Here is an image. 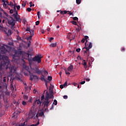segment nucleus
<instances>
[{
	"mask_svg": "<svg viewBox=\"0 0 126 126\" xmlns=\"http://www.w3.org/2000/svg\"><path fill=\"white\" fill-rule=\"evenodd\" d=\"M0 71L4 69V68L9 69V70H10V72H9V77H12L13 75V74L16 73V68L14 66L11 65L10 63L8 57L0 55ZM0 75H1L0 72Z\"/></svg>",
	"mask_w": 126,
	"mask_h": 126,
	"instance_id": "nucleus-1",
	"label": "nucleus"
},
{
	"mask_svg": "<svg viewBox=\"0 0 126 126\" xmlns=\"http://www.w3.org/2000/svg\"><path fill=\"white\" fill-rule=\"evenodd\" d=\"M50 93H48V91L46 92V95L44 101L42 102V105L44 106V107H45V109H48V107L49 105L51 100L49 99H53L54 97V92L51 88L49 89Z\"/></svg>",
	"mask_w": 126,
	"mask_h": 126,
	"instance_id": "nucleus-2",
	"label": "nucleus"
},
{
	"mask_svg": "<svg viewBox=\"0 0 126 126\" xmlns=\"http://www.w3.org/2000/svg\"><path fill=\"white\" fill-rule=\"evenodd\" d=\"M92 47H93L92 43L91 42H90L88 47H85L82 49V51L84 52L85 56H86L88 59L90 56L89 50L91 49Z\"/></svg>",
	"mask_w": 126,
	"mask_h": 126,
	"instance_id": "nucleus-3",
	"label": "nucleus"
},
{
	"mask_svg": "<svg viewBox=\"0 0 126 126\" xmlns=\"http://www.w3.org/2000/svg\"><path fill=\"white\" fill-rule=\"evenodd\" d=\"M22 51H15L12 56V61L17 62L20 59V56L22 54Z\"/></svg>",
	"mask_w": 126,
	"mask_h": 126,
	"instance_id": "nucleus-4",
	"label": "nucleus"
},
{
	"mask_svg": "<svg viewBox=\"0 0 126 126\" xmlns=\"http://www.w3.org/2000/svg\"><path fill=\"white\" fill-rule=\"evenodd\" d=\"M2 31L4 32V33L6 35L7 37H9L13 33L11 30L7 29L6 28H2Z\"/></svg>",
	"mask_w": 126,
	"mask_h": 126,
	"instance_id": "nucleus-5",
	"label": "nucleus"
},
{
	"mask_svg": "<svg viewBox=\"0 0 126 126\" xmlns=\"http://www.w3.org/2000/svg\"><path fill=\"white\" fill-rule=\"evenodd\" d=\"M41 55H37L35 56L34 58H33V62H36L37 63H41V59H42Z\"/></svg>",
	"mask_w": 126,
	"mask_h": 126,
	"instance_id": "nucleus-6",
	"label": "nucleus"
},
{
	"mask_svg": "<svg viewBox=\"0 0 126 126\" xmlns=\"http://www.w3.org/2000/svg\"><path fill=\"white\" fill-rule=\"evenodd\" d=\"M46 76L44 75L43 74H41V76H40V80L41 81H44L45 82V86L47 88V89H48V81L45 78Z\"/></svg>",
	"mask_w": 126,
	"mask_h": 126,
	"instance_id": "nucleus-7",
	"label": "nucleus"
},
{
	"mask_svg": "<svg viewBox=\"0 0 126 126\" xmlns=\"http://www.w3.org/2000/svg\"><path fill=\"white\" fill-rule=\"evenodd\" d=\"M32 70L33 71L34 73H36L38 75L42 74V71H41L40 70H39V69L38 67H35Z\"/></svg>",
	"mask_w": 126,
	"mask_h": 126,
	"instance_id": "nucleus-8",
	"label": "nucleus"
},
{
	"mask_svg": "<svg viewBox=\"0 0 126 126\" xmlns=\"http://www.w3.org/2000/svg\"><path fill=\"white\" fill-rule=\"evenodd\" d=\"M0 53L2 54H5L7 52V49L4 46H2L0 48Z\"/></svg>",
	"mask_w": 126,
	"mask_h": 126,
	"instance_id": "nucleus-9",
	"label": "nucleus"
},
{
	"mask_svg": "<svg viewBox=\"0 0 126 126\" xmlns=\"http://www.w3.org/2000/svg\"><path fill=\"white\" fill-rule=\"evenodd\" d=\"M41 103H42V102L40 100V99L36 100L34 101L33 105L34 107H36L37 106V105H40L41 104Z\"/></svg>",
	"mask_w": 126,
	"mask_h": 126,
	"instance_id": "nucleus-10",
	"label": "nucleus"
},
{
	"mask_svg": "<svg viewBox=\"0 0 126 126\" xmlns=\"http://www.w3.org/2000/svg\"><path fill=\"white\" fill-rule=\"evenodd\" d=\"M28 72L29 73L30 76V80H31V81H32L33 79V78H34V77H36V75H33V74H32V73H31V71L28 70Z\"/></svg>",
	"mask_w": 126,
	"mask_h": 126,
	"instance_id": "nucleus-11",
	"label": "nucleus"
},
{
	"mask_svg": "<svg viewBox=\"0 0 126 126\" xmlns=\"http://www.w3.org/2000/svg\"><path fill=\"white\" fill-rule=\"evenodd\" d=\"M1 98H4V94H3V92L2 91V87L1 85H0V99Z\"/></svg>",
	"mask_w": 126,
	"mask_h": 126,
	"instance_id": "nucleus-12",
	"label": "nucleus"
},
{
	"mask_svg": "<svg viewBox=\"0 0 126 126\" xmlns=\"http://www.w3.org/2000/svg\"><path fill=\"white\" fill-rule=\"evenodd\" d=\"M8 24L11 26H14L15 25V21L14 19H13L12 21H9V22H8Z\"/></svg>",
	"mask_w": 126,
	"mask_h": 126,
	"instance_id": "nucleus-13",
	"label": "nucleus"
},
{
	"mask_svg": "<svg viewBox=\"0 0 126 126\" xmlns=\"http://www.w3.org/2000/svg\"><path fill=\"white\" fill-rule=\"evenodd\" d=\"M29 57V53H24L22 55V58L24 59L28 60Z\"/></svg>",
	"mask_w": 126,
	"mask_h": 126,
	"instance_id": "nucleus-14",
	"label": "nucleus"
},
{
	"mask_svg": "<svg viewBox=\"0 0 126 126\" xmlns=\"http://www.w3.org/2000/svg\"><path fill=\"white\" fill-rule=\"evenodd\" d=\"M89 38V36H87V35H85L84 36V38H83L82 40H81V42L82 43H84V42H85V40L86 41V42H88V39Z\"/></svg>",
	"mask_w": 126,
	"mask_h": 126,
	"instance_id": "nucleus-15",
	"label": "nucleus"
},
{
	"mask_svg": "<svg viewBox=\"0 0 126 126\" xmlns=\"http://www.w3.org/2000/svg\"><path fill=\"white\" fill-rule=\"evenodd\" d=\"M39 116V117H43V116L44 117V112L43 111H41L40 112H39L38 113V114L36 115L35 117L36 118H38Z\"/></svg>",
	"mask_w": 126,
	"mask_h": 126,
	"instance_id": "nucleus-16",
	"label": "nucleus"
},
{
	"mask_svg": "<svg viewBox=\"0 0 126 126\" xmlns=\"http://www.w3.org/2000/svg\"><path fill=\"white\" fill-rule=\"evenodd\" d=\"M13 16L14 17V19H16L17 22L21 21V18L18 17V16L15 15V14H13Z\"/></svg>",
	"mask_w": 126,
	"mask_h": 126,
	"instance_id": "nucleus-17",
	"label": "nucleus"
},
{
	"mask_svg": "<svg viewBox=\"0 0 126 126\" xmlns=\"http://www.w3.org/2000/svg\"><path fill=\"white\" fill-rule=\"evenodd\" d=\"M29 62L30 63H32V62H33V58H32V55L29 54V57L28 58V59Z\"/></svg>",
	"mask_w": 126,
	"mask_h": 126,
	"instance_id": "nucleus-18",
	"label": "nucleus"
},
{
	"mask_svg": "<svg viewBox=\"0 0 126 126\" xmlns=\"http://www.w3.org/2000/svg\"><path fill=\"white\" fill-rule=\"evenodd\" d=\"M2 2H3V6L4 7H6V6H7V4H6V3H8V1L7 0H2Z\"/></svg>",
	"mask_w": 126,
	"mask_h": 126,
	"instance_id": "nucleus-19",
	"label": "nucleus"
},
{
	"mask_svg": "<svg viewBox=\"0 0 126 126\" xmlns=\"http://www.w3.org/2000/svg\"><path fill=\"white\" fill-rule=\"evenodd\" d=\"M73 65H70V66H69L68 67V69H67L68 71L71 72L73 70Z\"/></svg>",
	"mask_w": 126,
	"mask_h": 126,
	"instance_id": "nucleus-20",
	"label": "nucleus"
},
{
	"mask_svg": "<svg viewBox=\"0 0 126 126\" xmlns=\"http://www.w3.org/2000/svg\"><path fill=\"white\" fill-rule=\"evenodd\" d=\"M26 31L27 32H29L31 33H34V30H30V29L29 28H27L26 29Z\"/></svg>",
	"mask_w": 126,
	"mask_h": 126,
	"instance_id": "nucleus-21",
	"label": "nucleus"
},
{
	"mask_svg": "<svg viewBox=\"0 0 126 126\" xmlns=\"http://www.w3.org/2000/svg\"><path fill=\"white\" fill-rule=\"evenodd\" d=\"M57 46V43H51L50 45V47H51V48H55Z\"/></svg>",
	"mask_w": 126,
	"mask_h": 126,
	"instance_id": "nucleus-22",
	"label": "nucleus"
},
{
	"mask_svg": "<svg viewBox=\"0 0 126 126\" xmlns=\"http://www.w3.org/2000/svg\"><path fill=\"white\" fill-rule=\"evenodd\" d=\"M42 73H43L44 75L45 76H47L48 75V72L46 71V70H44L43 71H42Z\"/></svg>",
	"mask_w": 126,
	"mask_h": 126,
	"instance_id": "nucleus-23",
	"label": "nucleus"
},
{
	"mask_svg": "<svg viewBox=\"0 0 126 126\" xmlns=\"http://www.w3.org/2000/svg\"><path fill=\"white\" fill-rule=\"evenodd\" d=\"M33 35H34V33H31V35L28 37L27 40H31V39Z\"/></svg>",
	"mask_w": 126,
	"mask_h": 126,
	"instance_id": "nucleus-24",
	"label": "nucleus"
},
{
	"mask_svg": "<svg viewBox=\"0 0 126 126\" xmlns=\"http://www.w3.org/2000/svg\"><path fill=\"white\" fill-rule=\"evenodd\" d=\"M47 80H48V81H52V76H48V78H47Z\"/></svg>",
	"mask_w": 126,
	"mask_h": 126,
	"instance_id": "nucleus-25",
	"label": "nucleus"
},
{
	"mask_svg": "<svg viewBox=\"0 0 126 126\" xmlns=\"http://www.w3.org/2000/svg\"><path fill=\"white\" fill-rule=\"evenodd\" d=\"M70 23L73 25H77V22H75V21H71Z\"/></svg>",
	"mask_w": 126,
	"mask_h": 126,
	"instance_id": "nucleus-26",
	"label": "nucleus"
},
{
	"mask_svg": "<svg viewBox=\"0 0 126 126\" xmlns=\"http://www.w3.org/2000/svg\"><path fill=\"white\" fill-rule=\"evenodd\" d=\"M73 20V21H78L79 19L77 17H72Z\"/></svg>",
	"mask_w": 126,
	"mask_h": 126,
	"instance_id": "nucleus-27",
	"label": "nucleus"
},
{
	"mask_svg": "<svg viewBox=\"0 0 126 126\" xmlns=\"http://www.w3.org/2000/svg\"><path fill=\"white\" fill-rule=\"evenodd\" d=\"M82 0H76V2L77 4H79L81 3Z\"/></svg>",
	"mask_w": 126,
	"mask_h": 126,
	"instance_id": "nucleus-28",
	"label": "nucleus"
},
{
	"mask_svg": "<svg viewBox=\"0 0 126 126\" xmlns=\"http://www.w3.org/2000/svg\"><path fill=\"white\" fill-rule=\"evenodd\" d=\"M0 11H2V12H3V13L5 14V15H7V13H6L4 11V10L2 9V8H0Z\"/></svg>",
	"mask_w": 126,
	"mask_h": 126,
	"instance_id": "nucleus-29",
	"label": "nucleus"
},
{
	"mask_svg": "<svg viewBox=\"0 0 126 126\" xmlns=\"http://www.w3.org/2000/svg\"><path fill=\"white\" fill-rule=\"evenodd\" d=\"M39 124V121H37V124H36L35 125L33 124V125H32L31 126H37Z\"/></svg>",
	"mask_w": 126,
	"mask_h": 126,
	"instance_id": "nucleus-30",
	"label": "nucleus"
},
{
	"mask_svg": "<svg viewBox=\"0 0 126 126\" xmlns=\"http://www.w3.org/2000/svg\"><path fill=\"white\" fill-rule=\"evenodd\" d=\"M7 87H8V86H7V84H6V83H4V84H3V88H4V89H5L6 90H7Z\"/></svg>",
	"mask_w": 126,
	"mask_h": 126,
	"instance_id": "nucleus-31",
	"label": "nucleus"
},
{
	"mask_svg": "<svg viewBox=\"0 0 126 126\" xmlns=\"http://www.w3.org/2000/svg\"><path fill=\"white\" fill-rule=\"evenodd\" d=\"M30 7H32V6H34V4H32V2L31 1L30 2Z\"/></svg>",
	"mask_w": 126,
	"mask_h": 126,
	"instance_id": "nucleus-32",
	"label": "nucleus"
},
{
	"mask_svg": "<svg viewBox=\"0 0 126 126\" xmlns=\"http://www.w3.org/2000/svg\"><path fill=\"white\" fill-rule=\"evenodd\" d=\"M16 7L18 11L20 10L21 6L20 5H16Z\"/></svg>",
	"mask_w": 126,
	"mask_h": 126,
	"instance_id": "nucleus-33",
	"label": "nucleus"
},
{
	"mask_svg": "<svg viewBox=\"0 0 126 126\" xmlns=\"http://www.w3.org/2000/svg\"><path fill=\"white\" fill-rule=\"evenodd\" d=\"M24 99H25V100H27V99H28V96L27 95H24Z\"/></svg>",
	"mask_w": 126,
	"mask_h": 126,
	"instance_id": "nucleus-34",
	"label": "nucleus"
},
{
	"mask_svg": "<svg viewBox=\"0 0 126 126\" xmlns=\"http://www.w3.org/2000/svg\"><path fill=\"white\" fill-rule=\"evenodd\" d=\"M53 104H55L56 106L57 105V101L56 99H54Z\"/></svg>",
	"mask_w": 126,
	"mask_h": 126,
	"instance_id": "nucleus-35",
	"label": "nucleus"
},
{
	"mask_svg": "<svg viewBox=\"0 0 126 126\" xmlns=\"http://www.w3.org/2000/svg\"><path fill=\"white\" fill-rule=\"evenodd\" d=\"M76 51L77 53H79L81 51V49L80 48H78L77 49H76Z\"/></svg>",
	"mask_w": 126,
	"mask_h": 126,
	"instance_id": "nucleus-36",
	"label": "nucleus"
},
{
	"mask_svg": "<svg viewBox=\"0 0 126 126\" xmlns=\"http://www.w3.org/2000/svg\"><path fill=\"white\" fill-rule=\"evenodd\" d=\"M44 99H45V98L44 95L42 94V95L41 97V100H44Z\"/></svg>",
	"mask_w": 126,
	"mask_h": 126,
	"instance_id": "nucleus-37",
	"label": "nucleus"
},
{
	"mask_svg": "<svg viewBox=\"0 0 126 126\" xmlns=\"http://www.w3.org/2000/svg\"><path fill=\"white\" fill-rule=\"evenodd\" d=\"M27 11L30 12L32 11V9L30 7L27 8Z\"/></svg>",
	"mask_w": 126,
	"mask_h": 126,
	"instance_id": "nucleus-38",
	"label": "nucleus"
},
{
	"mask_svg": "<svg viewBox=\"0 0 126 126\" xmlns=\"http://www.w3.org/2000/svg\"><path fill=\"white\" fill-rule=\"evenodd\" d=\"M26 104H27V103H26V102L25 101H22V105L23 106H25V105H26Z\"/></svg>",
	"mask_w": 126,
	"mask_h": 126,
	"instance_id": "nucleus-39",
	"label": "nucleus"
},
{
	"mask_svg": "<svg viewBox=\"0 0 126 126\" xmlns=\"http://www.w3.org/2000/svg\"><path fill=\"white\" fill-rule=\"evenodd\" d=\"M65 74H66V75H70V73L69 72L67 71L66 70V69H65Z\"/></svg>",
	"mask_w": 126,
	"mask_h": 126,
	"instance_id": "nucleus-40",
	"label": "nucleus"
},
{
	"mask_svg": "<svg viewBox=\"0 0 126 126\" xmlns=\"http://www.w3.org/2000/svg\"><path fill=\"white\" fill-rule=\"evenodd\" d=\"M8 45H10V46H13V41L9 42V43H8Z\"/></svg>",
	"mask_w": 126,
	"mask_h": 126,
	"instance_id": "nucleus-41",
	"label": "nucleus"
},
{
	"mask_svg": "<svg viewBox=\"0 0 126 126\" xmlns=\"http://www.w3.org/2000/svg\"><path fill=\"white\" fill-rule=\"evenodd\" d=\"M40 11L37 12V17L38 18V19H40Z\"/></svg>",
	"mask_w": 126,
	"mask_h": 126,
	"instance_id": "nucleus-42",
	"label": "nucleus"
},
{
	"mask_svg": "<svg viewBox=\"0 0 126 126\" xmlns=\"http://www.w3.org/2000/svg\"><path fill=\"white\" fill-rule=\"evenodd\" d=\"M15 13H14L13 14H14L16 16H18V13L17 11H16L14 12Z\"/></svg>",
	"mask_w": 126,
	"mask_h": 126,
	"instance_id": "nucleus-43",
	"label": "nucleus"
},
{
	"mask_svg": "<svg viewBox=\"0 0 126 126\" xmlns=\"http://www.w3.org/2000/svg\"><path fill=\"white\" fill-rule=\"evenodd\" d=\"M22 5L23 7H25V6H26V2L23 3Z\"/></svg>",
	"mask_w": 126,
	"mask_h": 126,
	"instance_id": "nucleus-44",
	"label": "nucleus"
},
{
	"mask_svg": "<svg viewBox=\"0 0 126 126\" xmlns=\"http://www.w3.org/2000/svg\"><path fill=\"white\" fill-rule=\"evenodd\" d=\"M9 5H10V6L12 7V6H14V4H13V2H10V4H9Z\"/></svg>",
	"mask_w": 126,
	"mask_h": 126,
	"instance_id": "nucleus-45",
	"label": "nucleus"
},
{
	"mask_svg": "<svg viewBox=\"0 0 126 126\" xmlns=\"http://www.w3.org/2000/svg\"><path fill=\"white\" fill-rule=\"evenodd\" d=\"M84 66H86L87 65V63L85 62V60L84 61V62L83 63Z\"/></svg>",
	"mask_w": 126,
	"mask_h": 126,
	"instance_id": "nucleus-46",
	"label": "nucleus"
},
{
	"mask_svg": "<svg viewBox=\"0 0 126 126\" xmlns=\"http://www.w3.org/2000/svg\"><path fill=\"white\" fill-rule=\"evenodd\" d=\"M39 23H40L39 21H37L36 22V23H35V25H36V26H38V25L39 24Z\"/></svg>",
	"mask_w": 126,
	"mask_h": 126,
	"instance_id": "nucleus-47",
	"label": "nucleus"
},
{
	"mask_svg": "<svg viewBox=\"0 0 126 126\" xmlns=\"http://www.w3.org/2000/svg\"><path fill=\"white\" fill-rule=\"evenodd\" d=\"M54 40V37H51L49 39V42H52V41Z\"/></svg>",
	"mask_w": 126,
	"mask_h": 126,
	"instance_id": "nucleus-48",
	"label": "nucleus"
},
{
	"mask_svg": "<svg viewBox=\"0 0 126 126\" xmlns=\"http://www.w3.org/2000/svg\"><path fill=\"white\" fill-rule=\"evenodd\" d=\"M14 13V10L13 9L10 10V13L13 14Z\"/></svg>",
	"mask_w": 126,
	"mask_h": 126,
	"instance_id": "nucleus-49",
	"label": "nucleus"
},
{
	"mask_svg": "<svg viewBox=\"0 0 126 126\" xmlns=\"http://www.w3.org/2000/svg\"><path fill=\"white\" fill-rule=\"evenodd\" d=\"M77 58L78 60H79V59L80 60H82V58L80 56H78Z\"/></svg>",
	"mask_w": 126,
	"mask_h": 126,
	"instance_id": "nucleus-50",
	"label": "nucleus"
},
{
	"mask_svg": "<svg viewBox=\"0 0 126 126\" xmlns=\"http://www.w3.org/2000/svg\"><path fill=\"white\" fill-rule=\"evenodd\" d=\"M67 14L71 15L72 13L69 11H67Z\"/></svg>",
	"mask_w": 126,
	"mask_h": 126,
	"instance_id": "nucleus-51",
	"label": "nucleus"
},
{
	"mask_svg": "<svg viewBox=\"0 0 126 126\" xmlns=\"http://www.w3.org/2000/svg\"><path fill=\"white\" fill-rule=\"evenodd\" d=\"M63 87H66V86H67V82H65V83L63 84Z\"/></svg>",
	"mask_w": 126,
	"mask_h": 126,
	"instance_id": "nucleus-52",
	"label": "nucleus"
},
{
	"mask_svg": "<svg viewBox=\"0 0 126 126\" xmlns=\"http://www.w3.org/2000/svg\"><path fill=\"white\" fill-rule=\"evenodd\" d=\"M84 84H85V81H83V82H80L81 85H83Z\"/></svg>",
	"mask_w": 126,
	"mask_h": 126,
	"instance_id": "nucleus-53",
	"label": "nucleus"
},
{
	"mask_svg": "<svg viewBox=\"0 0 126 126\" xmlns=\"http://www.w3.org/2000/svg\"><path fill=\"white\" fill-rule=\"evenodd\" d=\"M53 109H54V104H53L52 105V106H51V107L50 108V110H53Z\"/></svg>",
	"mask_w": 126,
	"mask_h": 126,
	"instance_id": "nucleus-54",
	"label": "nucleus"
},
{
	"mask_svg": "<svg viewBox=\"0 0 126 126\" xmlns=\"http://www.w3.org/2000/svg\"><path fill=\"white\" fill-rule=\"evenodd\" d=\"M6 77H3V82H6Z\"/></svg>",
	"mask_w": 126,
	"mask_h": 126,
	"instance_id": "nucleus-55",
	"label": "nucleus"
},
{
	"mask_svg": "<svg viewBox=\"0 0 126 126\" xmlns=\"http://www.w3.org/2000/svg\"><path fill=\"white\" fill-rule=\"evenodd\" d=\"M67 13V11L64 10L63 12V15L66 14Z\"/></svg>",
	"mask_w": 126,
	"mask_h": 126,
	"instance_id": "nucleus-56",
	"label": "nucleus"
},
{
	"mask_svg": "<svg viewBox=\"0 0 126 126\" xmlns=\"http://www.w3.org/2000/svg\"><path fill=\"white\" fill-rule=\"evenodd\" d=\"M16 6H14V8H13V10H14V11H17V10H16Z\"/></svg>",
	"mask_w": 126,
	"mask_h": 126,
	"instance_id": "nucleus-57",
	"label": "nucleus"
},
{
	"mask_svg": "<svg viewBox=\"0 0 126 126\" xmlns=\"http://www.w3.org/2000/svg\"><path fill=\"white\" fill-rule=\"evenodd\" d=\"M2 28H4V27H3L2 26L0 25V30L1 31H2Z\"/></svg>",
	"mask_w": 126,
	"mask_h": 126,
	"instance_id": "nucleus-58",
	"label": "nucleus"
},
{
	"mask_svg": "<svg viewBox=\"0 0 126 126\" xmlns=\"http://www.w3.org/2000/svg\"><path fill=\"white\" fill-rule=\"evenodd\" d=\"M10 87L11 88H13V85L12 84V83H11L10 85Z\"/></svg>",
	"mask_w": 126,
	"mask_h": 126,
	"instance_id": "nucleus-59",
	"label": "nucleus"
},
{
	"mask_svg": "<svg viewBox=\"0 0 126 126\" xmlns=\"http://www.w3.org/2000/svg\"><path fill=\"white\" fill-rule=\"evenodd\" d=\"M10 28L11 30H14L15 29L14 26H11Z\"/></svg>",
	"mask_w": 126,
	"mask_h": 126,
	"instance_id": "nucleus-60",
	"label": "nucleus"
},
{
	"mask_svg": "<svg viewBox=\"0 0 126 126\" xmlns=\"http://www.w3.org/2000/svg\"><path fill=\"white\" fill-rule=\"evenodd\" d=\"M31 43V40L29 41V43H28V46L29 47L30 46Z\"/></svg>",
	"mask_w": 126,
	"mask_h": 126,
	"instance_id": "nucleus-61",
	"label": "nucleus"
},
{
	"mask_svg": "<svg viewBox=\"0 0 126 126\" xmlns=\"http://www.w3.org/2000/svg\"><path fill=\"white\" fill-rule=\"evenodd\" d=\"M63 98H64V99H67L68 96H67V95H64V96H63Z\"/></svg>",
	"mask_w": 126,
	"mask_h": 126,
	"instance_id": "nucleus-62",
	"label": "nucleus"
},
{
	"mask_svg": "<svg viewBox=\"0 0 126 126\" xmlns=\"http://www.w3.org/2000/svg\"><path fill=\"white\" fill-rule=\"evenodd\" d=\"M73 85H74V86H76L78 85V84H76V83H73Z\"/></svg>",
	"mask_w": 126,
	"mask_h": 126,
	"instance_id": "nucleus-63",
	"label": "nucleus"
},
{
	"mask_svg": "<svg viewBox=\"0 0 126 126\" xmlns=\"http://www.w3.org/2000/svg\"><path fill=\"white\" fill-rule=\"evenodd\" d=\"M63 87H64V86L62 85H60V87L61 89H62L63 88Z\"/></svg>",
	"mask_w": 126,
	"mask_h": 126,
	"instance_id": "nucleus-64",
	"label": "nucleus"
}]
</instances>
